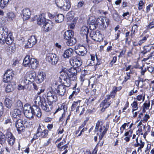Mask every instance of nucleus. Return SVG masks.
<instances>
[{
    "instance_id": "29",
    "label": "nucleus",
    "mask_w": 154,
    "mask_h": 154,
    "mask_svg": "<svg viewBox=\"0 0 154 154\" xmlns=\"http://www.w3.org/2000/svg\"><path fill=\"white\" fill-rule=\"evenodd\" d=\"M45 18L42 15L39 16V17L37 19V23L41 27L46 22Z\"/></svg>"
},
{
    "instance_id": "46",
    "label": "nucleus",
    "mask_w": 154,
    "mask_h": 154,
    "mask_svg": "<svg viewBox=\"0 0 154 154\" xmlns=\"http://www.w3.org/2000/svg\"><path fill=\"white\" fill-rule=\"evenodd\" d=\"M140 144L139 145V147H138L137 149V152H138L140 150V151H142L141 149L143 148L145 144V143L144 142H143L142 140L141 139L140 140Z\"/></svg>"
},
{
    "instance_id": "60",
    "label": "nucleus",
    "mask_w": 154,
    "mask_h": 154,
    "mask_svg": "<svg viewBox=\"0 0 154 154\" xmlns=\"http://www.w3.org/2000/svg\"><path fill=\"white\" fill-rule=\"evenodd\" d=\"M131 14L129 12H127L126 13H124L122 15L123 17H125V19L128 18L130 16Z\"/></svg>"
},
{
    "instance_id": "23",
    "label": "nucleus",
    "mask_w": 154,
    "mask_h": 154,
    "mask_svg": "<svg viewBox=\"0 0 154 154\" xmlns=\"http://www.w3.org/2000/svg\"><path fill=\"white\" fill-rule=\"evenodd\" d=\"M46 78V74L43 72H38L36 81L37 83H40L42 82Z\"/></svg>"
},
{
    "instance_id": "1",
    "label": "nucleus",
    "mask_w": 154,
    "mask_h": 154,
    "mask_svg": "<svg viewBox=\"0 0 154 154\" xmlns=\"http://www.w3.org/2000/svg\"><path fill=\"white\" fill-rule=\"evenodd\" d=\"M88 22L89 24L96 23L100 29L104 30L109 24L110 20L103 17H100L96 19L95 17L91 16L89 18Z\"/></svg>"
},
{
    "instance_id": "56",
    "label": "nucleus",
    "mask_w": 154,
    "mask_h": 154,
    "mask_svg": "<svg viewBox=\"0 0 154 154\" xmlns=\"http://www.w3.org/2000/svg\"><path fill=\"white\" fill-rule=\"evenodd\" d=\"M149 118V116L146 114L144 117L143 120H141V122L142 121L143 122H146L148 121V119Z\"/></svg>"
},
{
    "instance_id": "32",
    "label": "nucleus",
    "mask_w": 154,
    "mask_h": 154,
    "mask_svg": "<svg viewBox=\"0 0 154 154\" xmlns=\"http://www.w3.org/2000/svg\"><path fill=\"white\" fill-rule=\"evenodd\" d=\"M95 58H96V56L95 57L94 54H91V60H88L87 61V63H88V65L90 66H94L95 64Z\"/></svg>"
},
{
    "instance_id": "7",
    "label": "nucleus",
    "mask_w": 154,
    "mask_h": 154,
    "mask_svg": "<svg viewBox=\"0 0 154 154\" xmlns=\"http://www.w3.org/2000/svg\"><path fill=\"white\" fill-rule=\"evenodd\" d=\"M60 79L61 80L62 85L66 87H69L71 85L70 77L66 76L63 72L60 73Z\"/></svg>"
},
{
    "instance_id": "64",
    "label": "nucleus",
    "mask_w": 154,
    "mask_h": 154,
    "mask_svg": "<svg viewBox=\"0 0 154 154\" xmlns=\"http://www.w3.org/2000/svg\"><path fill=\"white\" fill-rule=\"evenodd\" d=\"M136 143L134 144V146L135 147H137L139 146L140 143L138 141V137H137L136 139Z\"/></svg>"
},
{
    "instance_id": "21",
    "label": "nucleus",
    "mask_w": 154,
    "mask_h": 154,
    "mask_svg": "<svg viewBox=\"0 0 154 154\" xmlns=\"http://www.w3.org/2000/svg\"><path fill=\"white\" fill-rule=\"evenodd\" d=\"M31 15V11L29 9L26 8L22 10L21 16L23 15V18L24 20H26L29 18Z\"/></svg>"
},
{
    "instance_id": "24",
    "label": "nucleus",
    "mask_w": 154,
    "mask_h": 154,
    "mask_svg": "<svg viewBox=\"0 0 154 154\" xmlns=\"http://www.w3.org/2000/svg\"><path fill=\"white\" fill-rule=\"evenodd\" d=\"M5 39H4L3 41L2 39L0 40V43L1 44H3L5 42L7 44L10 45L13 41V38L11 35H9L7 37H5Z\"/></svg>"
},
{
    "instance_id": "48",
    "label": "nucleus",
    "mask_w": 154,
    "mask_h": 154,
    "mask_svg": "<svg viewBox=\"0 0 154 154\" xmlns=\"http://www.w3.org/2000/svg\"><path fill=\"white\" fill-rule=\"evenodd\" d=\"M78 105V103L77 102H74L71 107V111L75 110Z\"/></svg>"
},
{
    "instance_id": "16",
    "label": "nucleus",
    "mask_w": 154,
    "mask_h": 154,
    "mask_svg": "<svg viewBox=\"0 0 154 154\" xmlns=\"http://www.w3.org/2000/svg\"><path fill=\"white\" fill-rule=\"evenodd\" d=\"M74 54L73 49L71 48L67 49L64 51L63 56L65 58L70 59L73 57V55Z\"/></svg>"
},
{
    "instance_id": "19",
    "label": "nucleus",
    "mask_w": 154,
    "mask_h": 154,
    "mask_svg": "<svg viewBox=\"0 0 154 154\" xmlns=\"http://www.w3.org/2000/svg\"><path fill=\"white\" fill-rule=\"evenodd\" d=\"M66 143V141L64 139H63L62 141L59 143L57 145V147L60 149V151H63L64 150H65V151L63 152L62 154H66L68 152V150L67 148L68 147V146L67 144H65L64 146H62L61 147L62 145H63Z\"/></svg>"
},
{
    "instance_id": "4",
    "label": "nucleus",
    "mask_w": 154,
    "mask_h": 154,
    "mask_svg": "<svg viewBox=\"0 0 154 154\" xmlns=\"http://www.w3.org/2000/svg\"><path fill=\"white\" fill-rule=\"evenodd\" d=\"M45 95H43L42 97L40 96V102L41 105V107L42 109L46 112H49L51 111L53 107V106L50 103L47 104L45 97Z\"/></svg>"
},
{
    "instance_id": "5",
    "label": "nucleus",
    "mask_w": 154,
    "mask_h": 154,
    "mask_svg": "<svg viewBox=\"0 0 154 154\" xmlns=\"http://www.w3.org/2000/svg\"><path fill=\"white\" fill-rule=\"evenodd\" d=\"M79 69V68L78 67L75 68L71 67L68 69L64 70L62 72H63L66 76H68L70 77L71 80L74 81L76 79V75Z\"/></svg>"
},
{
    "instance_id": "36",
    "label": "nucleus",
    "mask_w": 154,
    "mask_h": 154,
    "mask_svg": "<svg viewBox=\"0 0 154 154\" xmlns=\"http://www.w3.org/2000/svg\"><path fill=\"white\" fill-rule=\"evenodd\" d=\"M23 103L20 100L17 101L15 104V106L16 108L22 109H23Z\"/></svg>"
},
{
    "instance_id": "22",
    "label": "nucleus",
    "mask_w": 154,
    "mask_h": 154,
    "mask_svg": "<svg viewBox=\"0 0 154 154\" xmlns=\"http://www.w3.org/2000/svg\"><path fill=\"white\" fill-rule=\"evenodd\" d=\"M89 32V29L88 27L85 26H83L81 29L80 34L82 36L83 38L85 39L87 41L88 35Z\"/></svg>"
},
{
    "instance_id": "63",
    "label": "nucleus",
    "mask_w": 154,
    "mask_h": 154,
    "mask_svg": "<svg viewBox=\"0 0 154 154\" xmlns=\"http://www.w3.org/2000/svg\"><path fill=\"white\" fill-rule=\"evenodd\" d=\"M153 6V5L152 4H149L146 7V13H148L150 10V8L152 7Z\"/></svg>"
},
{
    "instance_id": "18",
    "label": "nucleus",
    "mask_w": 154,
    "mask_h": 154,
    "mask_svg": "<svg viewBox=\"0 0 154 154\" xmlns=\"http://www.w3.org/2000/svg\"><path fill=\"white\" fill-rule=\"evenodd\" d=\"M31 108L33 115H36L38 117H40L42 115V113L40 108L35 105L33 106Z\"/></svg>"
},
{
    "instance_id": "54",
    "label": "nucleus",
    "mask_w": 154,
    "mask_h": 154,
    "mask_svg": "<svg viewBox=\"0 0 154 154\" xmlns=\"http://www.w3.org/2000/svg\"><path fill=\"white\" fill-rule=\"evenodd\" d=\"M96 62H95V65H94L96 68L97 66L100 65L101 63V61L100 59H99L97 58V55H96Z\"/></svg>"
},
{
    "instance_id": "13",
    "label": "nucleus",
    "mask_w": 154,
    "mask_h": 154,
    "mask_svg": "<svg viewBox=\"0 0 154 154\" xmlns=\"http://www.w3.org/2000/svg\"><path fill=\"white\" fill-rule=\"evenodd\" d=\"M69 62L72 65L74 66L79 67L81 66L82 64V60L79 57H75L70 59Z\"/></svg>"
},
{
    "instance_id": "39",
    "label": "nucleus",
    "mask_w": 154,
    "mask_h": 154,
    "mask_svg": "<svg viewBox=\"0 0 154 154\" xmlns=\"http://www.w3.org/2000/svg\"><path fill=\"white\" fill-rule=\"evenodd\" d=\"M48 130L45 129L42 132L39 133L40 137L41 138H45L47 137L48 135Z\"/></svg>"
},
{
    "instance_id": "17",
    "label": "nucleus",
    "mask_w": 154,
    "mask_h": 154,
    "mask_svg": "<svg viewBox=\"0 0 154 154\" xmlns=\"http://www.w3.org/2000/svg\"><path fill=\"white\" fill-rule=\"evenodd\" d=\"M53 25L51 21L45 22V23L41 27L42 30L44 32H47L50 31L53 27Z\"/></svg>"
},
{
    "instance_id": "37",
    "label": "nucleus",
    "mask_w": 154,
    "mask_h": 154,
    "mask_svg": "<svg viewBox=\"0 0 154 154\" xmlns=\"http://www.w3.org/2000/svg\"><path fill=\"white\" fill-rule=\"evenodd\" d=\"M64 2V0H56L55 4L57 7L61 8L63 6Z\"/></svg>"
},
{
    "instance_id": "6",
    "label": "nucleus",
    "mask_w": 154,
    "mask_h": 154,
    "mask_svg": "<svg viewBox=\"0 0 154 154\" xmlns=\"http://www.w3.org/2000/svg\"><path fill=\"white\" fill-rule=\"evenodd\" d=\"M46 60L52 65H55L58 61L59 58L55 54L48 53L46 54Z\"/></svg>"
},
{
    "instance_id": "34",
    "label": "nucleus",
    "mask_w": 154,
    "mask_h": 154,
    "mask_svg": "<svg viewBox=\"0 0 154 154\" xmlns=\"http://www.w3.org/2000/svg\"><path fill=\"white\" fill-rule=\"evenodd\" d=\"M12 101L8 98H6L5 101V104L8 109H10L12 106Z\"/></svg>"
},
{
    "instance_id": "47",
    "label": "nucleus",
    "mask_w": 154,
    "mask_h": 154,
    "mask_svg": "<svg viewBox=\"0 0 154 154\" xmlns=\"http://www.w3.org/2000/svg\"><path fill=\"white\" fill-rule=\"evenodd\" d=\"M6 138L7 139H9L10 138H13L14 137L12 133L11 132L8 130L7 131L6 133L5 134Z\"/></svg>"
},
{
    "instance_id": "28",
    "label": "nucleus",
    "mask_w": 154,
    "mask_h": 154,
    "mask_svg": "<svg viewBox=\"0 0 154 154\" xmlns=\"http://www.w3.org/2000/svg\"><path fill=\"white\" fill-rule=\"evenodd\" d=\"M78 54L79 55L83 56L87 53V51L85 47L83 46H81L78 49Z\"/></svg>"
},
{
    "instance_id": "15",
    "label": "nucleus",
    "mask_w": 154,
    "mask_h": 154,
    "mask_svg": "<svg viewBox=\"0 0 154 154\" xmlns=\"http://www.w3.org/2000/svg\"><path fill=\"white\" fill-rule=\"evenodd\" d=\"M66 88L63 85H60L57 86V88L54 90L56 91V93L62 96L64 95L66 92Z\"/></svg>"
},
{
    "instance_id": "52",
    "label": "nucleus",
    "mask_w": 154,
    "mask_h": 154,
    "mask_svg": "<svg viewBox=\"0 0 154 154\" xmlns=\"http://www.w3.org/2000/svg\"><path fill=\"white\" fill-rule=\"evenodd\" d=\"M117 60V57L116 56L113 57L112 60L109 63V66L110 67H112L114 63H115Z\"/></svg>"
},
{
    "instance_id": "49",
    "label": "nucleus",
    "mask_w": 154,
    "mask_h": 154,
    "mask_svg": "<svg viewBox=\"0 0 154 154\" xmlns=\"http://www.w3.org/2000/svg\"><path fill=\"white\" fill-rule=\"evenodd\" d=\"M7 140L9 144L11 146L13 145L15 142V138L14 137L10 138L9 139H7Z\"/></svg>"
},
{
    "instance_id": "53",
    "label": "nucleus",
    "mask_w": 154,
    "mask_h": 154,
    "mask_svg": "<svg viewBox=\"0 0 154 154\" xmlns=\"http://www.w3.org/2000/svg\"><path fill=\"white\" fill-rule=\"evenodd\" d=\"M89 28L91 30H94V29H96L97 27L98 26L96 23L95 24H89Z\"/></svg>"
},
{
    "instance_id": "2",
    "label": "nucleus",
    "mask_w": 154,
    "mask_h": 154,
    "mask_svg": "<svg viewBox=\"0 0 154 154\" xmlns=\"http://www.w3.org/2000/svg\"><path fill=\"white\" fill-rule=\"evenodd\" d=\"M15 126L19 134H21L24 131L25 127L24 126L27 127L28 125V120L23 117L15 119Z\"/></svg>"
},
{
    "instance_id": "20",
    "label": "nucleus",
    "mask_w": 154,
    "mask_h": 154,
    "mask_svg": "<svg viewBox=\"0 0 154 154\" xmlns=\"http://www.w3.org/2000/svg\"><path fill=\"white\" fill-rule=\"evenodd\" d=\"M23 109L16 108L14 109L12 115L13 119L14 121L15 119L20 118V117H23L21 115V114Z\"/></svg>"
},
{
    "instance_id": "25",
    "label": "nucleus",
    "mask_w": 154,
    "mask_h": 154,
    "mask_svg": "<svg viewBox=\"0 0 154 154\" xmlns=\"http://www.w3.org/2000/svg\"><path fill=\"white\" fill-rule=\"evenodd\" d=\"M36 76V74L35 71H30L28 74V76L27 78L28 79L26 80V81H27V83H28L29 81L33 82Z\"/></svg>"
},
{
    "instance_id": "10",
    "label": "nucleus",
    "mask_w": 154,
    "mask_h": 154,
    "mask_svg": "<svg viewBox=\"0 0 154 154\" xmlns=\"http://www.w3.org/2000/svg\"><path fill=\"white\" fill-rule=\"evenodd\" d=\"M14 75V74L12 70H7L4 75L3 82L5 83L10 82L12 79Z\"/></svg>"
},
{
    "instance_id": "40",
    "label": "nucleus",
    "mask_w": 154,
    "mask_h": 154,
    "mask_svg": "<svg viewBox=\"0 0 154 154\" xmlns=\"http://www.w3.org/2000/svg\"><path fill=\"white\" fill-rule=\"evenodd\" d=\"M111 103V101L107 102H105V103H104V101H102L100 104V106L106 108L110 105Z\"/></svg>"
},
{
    "instance_id": "26",
    "label": "nucleus",
    "mask_w": 154,
    "mask_h": 154,
    "mask_svg": "<svg viewBox=\"0 0 154 154\" xmlns=\"http://www.w3.org/2000/svg\"><path fill=\"white\" fill-rule=\"evenodd\" d=\"M74 34V32L72 30H67L63 34L64 38L66 40H68L69 38L73 37Z\"/></svg>"
},
{
    "instance_id": "30",
    "label": "nucleus",
    "mask_w": 154,
    "mask_h": 154,
    "mask_svg": "<svg viewBox=\"0 0 154 154\" xmlns=\"http://www.w3.org/2000/svg\"><path fill=\"white\" fill-rule=\"evenodd\" d=\"M15 85V84L13 82H11L8 84L6 87V91L7 92L12 91L14 89Z\"/></svg>"
},
{
    "instance_id": "12",
    "label": "nucleus",
    "mask_w": 154,
    "mask_h": 154,
    "mask_svg": "<svg viewBox=\"0 0 154 154\" xmlns=\"http://www.w3.org/2000/svg\"><path fill=\"white\" fill-rule=\"evenodd\" d=\"M37 37L35 35L31 36L29 38L28 41L25 45L26 48H31L33 47L37 42Z\"/></svg>"
},
{
    "instance_id": "62",
    "label": "nucleus",
    "mask_w": 154,
    "mask_h": 154,
    "mask_svg": "<svg viewBox=\"0 0 154 154\" xmlns=\"http://www.w3.org/2000/svg\"><path fill=\"white\" fill-rule=\"evenodd\" d=\"M103 129H104L103 131L102 132V134L103 135H105V134H106V131L108 130V128H109V126H106V127H105V126H103Z\"/></svg>"
},
{
    "instance_id": "51",
    "label": "nucleus",
    "mask_w": 154,
    "mask_h": 154,
    "mask_svg": "<svg viewBox=\"0 0 154 154\" xmlns=\"http://www.w3.org/2000/svg\"><path fill=\"white\" fill-rule=\"evenodd\" d=\"M124 136L126 137L124 138V140L127 142H129L130 140V137H131V135H129L128 133H125Z\"/></svg>"
},
{
    "instance_id": "31",
    "label": "nucleus",
    "mask_w": 154,
    "mask_h": 154,
    "mask_svg": "<svg viewBox=\"0 0 154 154\" xmlns=\"http://www.w3.org/2000/svg\"><path fill=\"white\" fill-rule=\"evenodd\" d=\"M9 112L8 110H6L4 109L3 103L0 102V117L2 116H5Z\"/></svg>"
},
{
    "instance_id": "35",
    "label": "nucleus",
    "mask_w": 154,
    "mask_h": 154,
    "mask_svg": "<svg viewBox=\"0 0 154 154\" xmlns=\"http://www.w3.org/2000/svg\"><path fill=\"white\" fill-rule=\"evenodd\" d=\"M55 19L56 23H60L63 21L64 16L63 14H58L55 17Z\"/></svg>"
},
{
    "instance_id": "11",
    "label": "nucleus",
    "mask_w": 154,
    "mask_h": 154,
    "mask_svg": "<svg viewBox=\"0 0 154 154\" xmlns=\"http://www.w3.org/2000/svg\"><path fill=\"white\" fill-rule=\"evenodd\" d=\"M24 114L26 117L29 119L33 118V114L31 106L30 105H24L23 108Z\"/></svg>"
},
{
    "instance_id": "45",
    "label": "nucleus",
    "mask_w": 154,
    "mask_h": 154,
    "mask_svg": "<svg viewBox=\"0 0 154 154\" xmlns=\"http://www.w3.org/2000/svg\"><path fill=\"white\" fill-rule=\"evenodd\" d=\"M6 136L2 132L0 133V141L4 143L5 141Z\"/></svg>"
},
{
    "instance_id": "55",
    "label": "nucleus",
    "mask_w": 154,
    "mask_h": 154,
    "mask_svg": "<svg viewBox=\"0 0 154 154\" xmlns=\"http://www.w3.org/2000/svg\"><path fill=\"white\" fill-rule=\"evenodd\" d=\"M144 4V2L143 1H140L138 3L139 6L138 7V9L139 10H140L142 9L143 6Z\"/></svg>"
},
{
    "instance_id": "44",
    "label": "nucleus",
    "mask_w": 154,
    "mask_h": 154,
    "mask_svg": "<svg viewBox=\"0 0 154 154\" xmlns=\"http://www.w3.org/2000/svg\"><path fill=\"white\" fill-rule=\"evenodd\" d=\"M113 18L116 21H119L120 20V17L118 13L116 12L113 14Z\"/></svg>"
},
{
    "instance_id": "9",
    "label": "nucleus",
    "mask_w": 154,
    "mask_h": 154,
    "mask_svg": "<svg viewBox=\"0 0 154 154\" xmlns=\"http://www.w3.org/2000/svg\"><path fill=\"white\" fill-rule=\"evenodd\" d=\"M90 35L91 38L94 41L100 42L103 40L102 35L98 31H91Z\"/></svg>"
},
{
    "instance_id": "57",
    "label": "nucleus",
    "mask_w": 154,
    "mask_h": 154,
    "mask_svg": "<svg viewBox=\"0 0 154 154\" xmlns=\"http://www.w3.org/2000/svg\"><path fill=\"white\" fill-rule=\"evenodd\" d=\"M5 147L2 143H0V154H4Z\"/></svg>"
},
{
    "instance_id": "43",
    "label": "nucleus",
    "mask_w": 154,
    "mask_h": 154,
    "mask_svg": "<svg viewBox=\"0 0 154 154\" xmlns=\"http://www.w3.org/2000/svg\"><path fill=\"white\" fill-rule=\"evenodd\" d=\"M7 16L8 17V19L10 21L13 20L15 17V14L12 12H10L7 13Z\"/></svg>"
},
{
    "instance_id": "8",
    "label": "nucleus",
    "mask_w": 154,
    "mask_h": 154,
    "mask_svg": "<svg viewBox=\"0 0 154 154\" xmlns=\"http://www.w3.org/2000/svg\"><path fill=\"white\" fill-rule=\"evenodd\" d=\"M56 91L52 90L51 91L48 92L47 94V99L48 102L52 104L57 100V98L56 94Z\"/></svg>"
},
{
    "instance_id": "27",
    "label": "nucleus",
    "mask_w": 154,
    "mask_h": 154,
    "mask_svg": "<svg viewBox=\"0 0 154 154\" xmlns=\"http://www.w3.org/2000/svg\"><path fill=\"white\" fill-rule=\"evenodd\" d=\"M65 1L64 3L63 6L61 8L65 11H68L71 6V2L70 0H64Z\"/></svg>"
},
{
    "instance_id": "38",
    "label": "nucleus",
    "mask_w": 154,
    "mask_h": 154,
    "mask_svg": "<svg viewBox=\"0 0 154 154\" xmlns=\"http://www.w3.org/2000/svg\"><path fill=\"white\" fill-rule=\"evenodd\" d=\"M9 0H1L0 7L2 9L4 8L5 7L7 6L8 4Z\"/></svg>"
},
{
    "instance_id": "33",
    "label": "nucleus",
    "mask_w": 154,
    "mask_h": 154,
    "mask_svg": "<svg viewBox=\"0 0 154 154\" xmlns=\"http://www.w3.org/2000/svg\"><path fill=\"white\" fill-rule=\"evenodd\" d=\"M67 40L66 44L69 46H72L74 45L76 43V39L74 37L69 38L68 40Z\"/></svg>"
},
{
    "instance_id": "41",
    "label": "nucleus",
    "mask_w": 154,
    "mask_h": 154,
    "mask_svg": "<svg viewBox=\"0 0 154 154\" xmlns=\"http://www.w3.org/2000/svg\"><path fill=\"white\" fill-rule=\"evenodd\" d=\"M131 106L133 108L132 112H133L135 110H137L138 108V105L137 101L134 100L133 103L131 104Z\"/></svg>"
},
{
    "instance_id": "3",
    "label": "nucleus",
    "mask_w": 154,
    "mask_h": 154,
    "mask_svg": "<svg viewBox=\"0 0 154 154\" xmlns=\"http://www.w3.org/2000/svg\"><path fill=\"white\" fill-rule=\"evenodd\" d=\"M30 58L29 55L26 56L23 60V65L25 66L30 67L33 69H35L38 67V62L34 58Z\"/></svg>"
},
{
    "instance_id": "59",
    "label": "nucleus",
    "mask_w": 154,
    "mask_h": 154,
    "mask_svg": "<svg viewBox=\"0 0 154 154\" xmlns=\"http://www.w3.org/2000/svg\"><path fill=\"white\" fill-rule=\"evenodd\" d=\"M150 105V103L149 101H148V102H146L143 104L144 107L146 109H148L149 108Z\"/></svg>"
},
{
    "instance_id": "42",
    "label": "nucleus",
    "mask_w": 154,
    "mask_h": 154,
    "mask_svg": "<svg viewBox=\"0 0 154 154\" xmlns=\"http://www.w3.org/2000/svg\"><path fill=\"white\" fill-rule=\"evenodd\" d=\"M138 27V25L137 24H134L133 26L131 31V36H133V35H134L135 33L137 32Z\"/></svg>"
},
{
    "instance_id": "14",
    "label": "nucleus",
    "mask_w": 154,
    "mask_h": 154,
    "mask_svg": "<svg viewBox=\"0 0 154 154\" xmlns=\"http://www.w3.org/2000/svg\"><path fill=\"white\" fill-rule=\"evenodd\" d=\"M10 32H8V28L5 27H0V40L3 41L5 39V37L9 35Z\"/></svg>"
},
{
    "instance_id": "58",
    "label": "nucleus",
    "mask_w": 154,
    "mask_h": 154,
    "mask_svg": "<svg viewBox=\"0 0 154 154\" xmlns=\"http://www.w3.org/2000/svg\"><path fill=\"white\" fill-rule=\"evenodd\" d=\"M85 2L83 1H80L78 3L77 8L78 9H81L84 5Z\"/></svg>"
},
{
    "instance_id": "50",
    "label": "nucleus",
    "mask_w": 154,
    "mask_h": 154,
    "mask_svg": "<svg viewBox=\"0 0 154 154\" xmlns=\"http://www.w3.org/2000/svg\"><path fill=\"white\" fill-rule=\"evenodd\" d=\"M146 27L148 29H151L153 28L154 27V19L152 22H150Z\"/></svg>"
},
{
    "instance_id": "61",
    "label": "nucleus",
    "mask_w": 154,
    "mask_h": 154,
    "mask_svg": "<svg viewBox=\"0 0 154 154\" xmlns=\"http://www.w3.org/2000/svg\"><path fill=\"white\" fill-rule=\"evenodd\" d=\"M110 97H111L109 95H106L105 99L103 100L102 101H104V103H105V102H109V100L110 99Z\"/></svg>"
}]
</instances>
